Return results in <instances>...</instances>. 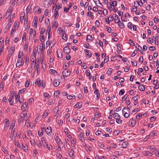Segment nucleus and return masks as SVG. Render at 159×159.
Returning <instances> with one entry per match:
<instances>
[{
  "instance_id": "f257e3e1",
  "label": "nucleus",
  "mask_w": 159,
  "mask_h": 159,
  "mask_svg": "<svg viewBox=\"0 0 159 159\" xmlns=\"http://www.w3.org/2000/svg\"><path fill=\"white\" fill-rule=\"evenodd\" d=\"M114 118L116 119V122L118 124H121L122 121L120 119V116L118 113H116L114 114Z\"/></svg>"
},
{
  "instance_id": "f03ea898",
  "label": "nucleus",
  "mask_w": 159,
  "mask_h": 159,
  "mask_svg": "<svg viewBox=\"0 0 159 159\" xmlns=\"http://www.w3.org/2000/svg\"><path fill=\"white\" fill-rule=\"evenodd\" d=\"M24 61L22 57H18L17 63L16 64L17 67H19L24 64Z\"/></svg>"
},
{
  "instance_id": "7ed1b4c3",
  "label": "nucleus",
  "mask_w": 159,
  "mask_h": 159,
  "mask_svg": "<svg viewBox=\"0 0 159 159\" xmlns=\"http://www.w3.org/2000/svg\"><path fill=\"white\" fill-rule=\"evenodd\" d=\"M30 38H34L36 36V31H33V29L32 28H31L30 30Z\"/></svg>"
},
{
  "instance_id": "20e7f679",
  "label": "nucleus",
  "mask_w": 159,
  "mask_h": 159,
  "mask_svg": "<svg viewBox=\"0 0 159 159\" xmlns=\"http://www.w3.org/2000/svg\"><path fill=\"white\" fill-rule=\"evenodd\" d=\"M4 122L5 123V125H4V131H6L9 126V120L7 119H6L4 120Z\"/></svg>"
},
{
  "instance_id": "39448f33",
  "label": "nucleus",
  "mask_w": 159,
  "mask_h": 159,
  "mask_svg": "<svg viewBox=\"0 0 159 159\" xmlns=\"http://www.w3.org/2000/svg\"><path fill=\"white\" fill-rule=\"evenodd\" d=\"M54 138L55 140L56 141V143L58 144H60L62 143L61 139L59 138L58 136H57V134H55Z\"/></svg>"
},
{
  "instance_id": "423d86ee",
  "label": "nucleus",
  "mask_w": 159,
  "mask_h": 159,
  "mask_svg": "<svg viewBox=\"0 0 159 159\" xmlns=\"http://www.w3.org/2000/svg\"><path fill=\"white\" fill-rule=\"evenodd\" d=\"M136 123L135 120L133 118L130 119L129 121V125L130 126L134 127Z\"/></svg>"
},
{
  "instance_id": "0eeeda50",
  "label": "nucleus",
  "mask_w": 159,
  "mask_h": 159,
  "mask_svg": "<svg viewBox=\"0 0 159 159\" xmlns=\"http://www.w3.org/2000/svg\"><path fill=\"white\" fill-rule=\"evenodd\" d=\"M62 74L65 76L68 77L70 75V71L66 69L63 71Z\"/></svg>"
},
{
  "instance_id": "6e6552de",
  "label": "nucleus",
  "mask_w": 159,
  "mask_h": 159,
  "mask_svg": "<svg viewBox=\"0 0 159 159\" xmlns=\"http://www.w3.org/2000/svg\"><path fill=\"white\" fill-rule=\"evenodd\" d=\"M60 83V80L58 79L55 80L53 81V83L54 86L57 87L59 85Z\"/></svg>"
},
{
  "instance_id": "1a4fd4ad",
  "label": "nucleus",
  "mask_w": 159,
  "mask_h": 159,
  "mask_svg": "<svg viewBox=\"0 0 159 159\" xmlns=\"http://www.w3.org/2000/svg\"><path fill=\"white\" fill-rule=\"evenodd\" d=\"M143 154L144 156L151 157L153 155L152 153L148 151H144L143 152Z\"/></svg>"
},
{
  "instance_id": "9d476101",
  "label": "nucleus",
  "mask_w": 159,
  "mask_h": 159,
  "mask_svg": "<svg viewBox=\"0 0 159 159\" xmlns=\"http://www.w3.org/2000/svg\"><path fill=\"white\" fill-rule=\"evenodd\" d=\"M125 110H127V108L124 107L122 110V112L124 114V117L125 118H127L128 117L129 115L127 113V112H125Z\"/></svg>"
},
{
  "instance_id": "9b49d317",
  "label": "nucleus",
  "mask_w": 159,
  "mask_h": 159,
  "mask_svg": "<svg viewBox=\"0 0 159 159\" xmlns=\"http://www.w3.org/2000/svg\"><path fill=\"white\" fill-rule=\"evenodd\" d=\"M38 20V18L37 16H35L34 17V26L36 28L37 27Z\"/></svg>"
},
{
  "instance_id": "f8f14e48",
  "label": "nucleus",
  "mask_w": 159,
  "mask_h": 159,
  "mask_svg": "<svg viewBox=\"0 0 159 159\" xmlns=\"http://www.w3.org/2000/svg\"><path fill=\"white\" fill-rule=\"evenodd\" d=\"M46 132L48 135L49 134L50 135V134L52 133V128L51 127H47L46 129H45Z\"/></svg>"
},
{
  "instance_id": "ddd939ff",
  "label": "nucleus",
  "mask_w": 159,
  "mask_h": 159,
  "mask_svg": "<svg viewBox=\"0 0 159 159\" xmlns=\"http://www.w3.org/2000/svg\"><path fill=\"white\" fill-rule=\"evenodd\" d=\"M26 114H20V118L19 119V122H20L23 121L24 120V117L26 116Z\"/></svg>"
},
{
  "instance_id": "4468645a",
  "label": "nucleus",
  "mask_w": 159,
  "mask_h": 159,
  "mask_svg": "<svg viewBox=\"0 0 159 159\" xmlns=\"http://www.w3.org/2000/svg\"><path fill=\"white\" fill-rule=\"evenodd\" d=\"M63 50L64 52L66 53H68L70 51V49L67 46L65 47Z\"/></svg>"
},
{
  "instance_id": "2eb2a0df",
  "label": "nucleus",
  "mask_w": 159,
  "mask_h": 159,
  "mask_svg": "<svg viewBox=\"0 0 159 159\" xmlns=\"http://www.w3.org/2000/svg\"><path fill=\"white\" fill-rule=\"evenodd\" d=\"M113 16H110L109 17H107V20H106V21L108 23V24L110 23V22L112 21L113 20Z\"/></svg>"
},
{
  "instance_id": "dca6fc26",
  "label": "nucleus",
  "mask_w": 159,
  "mask_h": 159,
  "mask_svg": "<svg viewBox=\"0 0 159 159\" xmlns=\"http://www.w3.org/2000/svg\"><path fill=\"white\" fill-rule=\"evenodd\" d=\"M57 54L59 57L61 58L62 57V51L61 50H60L59 51H57Z\"/></svg>"
},
{
  "instance_id": "f3484780",
  "label": "nucleus",
  "mask_w": 159,
  "mask_h": 159,
  "mask_svg": "<svg viewBox=\"0 0 159 159\" xmlns=\"http://www.w3.org/2000/svg\"><path fill=\"white\" fill-rule=\"evenodd\" d=\"M135 48L137 49L138 51H140L142 54H143L142 52H143V51L142 50V47L139 44H138L136 45L135 46Z\"/></svg>"
},
{
  "instance_id": "a211bd4d",
  "label": "nucleus",
  "mask_w": 159,
  "mask_h": 159,
  "mask_svg": "<svg viewBox=\"0 0 159 159\" xmlns=\"http://www.w3.org/2000/svg\"><path fill=\"white\" fill-rule=\"evenodd\" d=\"M79 138L80 140L82 142L84 141L85 139L84 137V135L82 133H80L79 136Z\"/></svg>"
},
{
  "instance_id": "6ab92c4d",
  "label": "nucleus",
  "mask_w": 159,
  "mask_h": 159,
  "mask_svg": "<svg viewBox=\"0 0 159 159\" xmlns=\"http://www.w3.org/2000/svg\"><path fill=\"white\" fill-rule=\"evenodd\" d=\"M35 84H36L38 85L39 87L40 86V85H41L42 83H41V80L40 78H39L37 79L36 81L35 82Z\"/></svg>"
},
{
  "instance_id": "aec40b11",
  "label": "nucleus",
  "mask_w": 159,
  "mask_h": 159,
  "mask_svg": "<svg viewBox=\"0 0 159 159\" xmlns=\"http://www.w3.org/2000/svg\"><path fill=\"white\" fill-rule=\"evenodd\" d=\"M38 51V48L36 49V48H35L33 50V56L35 58V60H36V54L37 53Z\"/></svg>"
},
{
  "instance_id": "412c9836",
  "label": "nucleus",
  "mask_w": 159,
  "mask_h": 159,
  "mask_svg": "<svg viewBox=\"0 0 159 159\" xmlns=\"http://www.w3.org/2000/svg\"><path fill=\"white\" fill-rule=\"evenodd\" d=\"M115 15V22L116 23H118L119 22H120V19L118 16L116 14Z\"/></svg>"
},
{
  "instance_id": "4be33fe9",
  "label": "nucleus",
  "mask_w": 159,
  "mask_h": 159,
  "mask_svg": "<svg viewBox=\"0 0 159 159\" xmlns=\"http://www.w3.org/2000/svg\"><path fill=\"white\" fill-rule=\"evenodd\" d=\"M86 40L87 42H88V40L93 41V38L92 37L91 35H88L87 36Z\"/></svg>"
},
{
  "instance_id": "5701e85b",
  "label": "nucleus",
  "mask_w": 159,
  "mask_h": 159,
  "mask_svg": "<svg viewBox=\"0 0 159 159\" xmlns=\"http://www.w3.org/2000/svg\"><path fill=\"white\" fill-rule=\"evenodd\" d=\"M14 144L16 146L20 148H21L23 146V145L22 143L20 144L18 143V142L16 141H15L14 142Z\"/></svg>"
},
{
  "instance_id": "b1692460",
  "label": "nucleus",
  "mask_w": 159,
  "mask_h": 159,
  "mask_svg": "<svg viewBox=\"0 0 159 159\" xmlns=\"http://www.w3.org/2000/svg\"><path fill=\"white\" fill-rule=\"evenodd\" d=\"M64 131L65 133L67 135L68 137L69 138H70V137H71V135L70 134H69V133H68L69 130L67 128H65Z\"/></svg>"
},
{
  "instance_id": "393cba45",
  "label": "nucleus",
  "mask_w": 159,
  "mask_h": 159,
  "mask_svg": "<svg viewBox=\"0 0 159 159\" xmlns=\"http://www.w3.org/2000/svg\"><path fill=\"white\" fill-rule=\"evenodd\" d=\"M68 154L70 157H72L73 156L74 154V151L72 149H70L69 150Z\"/></svg>"
},
{
  "instance_id": "a878e982",
  "label": "nucleus",
  "mask_w": 159,
  "mask_h": 159,
  "mask_svg": "<svg viewBox=\"0 0 159 159\" xmlns=\"http://www.w3.org/2000/svg\"><path fill=\"white\" fill-rule=\"evenodd\" d=\"M128 143L127 142H124L122 144V147L123 148H125L128 146Z\"/></svg>"
},
{
  "instance_id": "bb28decb",
  "label": "nucleus",
  "mask_w": 159,
  "mask_h": 159,
  "mask_svg": "<svg viewBox=\"0 0 159 159\" xmlns=\"http://www.w3.org/2000/svg\"><path fill=\"white\" fill-rule=\"evenodd\" d=\"M139 88L141 91H143L145 89V87L143 85H139Z\"/></svg>"
},
{
  "instance_id": "cd10ccee",
  "label": "nucleus",
  "mask_w": 159,
  "mask_h": 159,
  "mask_svg": "<svg viewBox=\"0 0 159 159\" xmlns=\"http://www.w3.org/2000/svg\"><path fill=\"white\" fill-rule=\"evenodd\" d=\"M52 0H45V2H47L48 3L47 4V6L48 7L50 6L52 2Z\"/></svg>"
},
{
  "instance_id": "c85d7f7f",
  "label": "nucleus",
  "mask_w": 159,
  "mask_h": 159,
  "mask_svg": "<svg viewBox=\"0 0 159 159\" xmlns=\"http://www.w3.org/2000/svg\"><path fill=\"white\" fill-rule=\"evenodd\" d=\"M12 9L11 8H9L7 11L6 14H8L9 15L12 12Z\"/></svg>"
},
{
  "instance_id": "c756f323",
  "label": "nucleus",
  "mask_w": 159,
  "mask_h": 159,
  "mask_svg": "<svg viewBox=\"0 0 159 159\" xmlns=\"http://www.w3.org/2000/svg\"><path fill=\"white\" fill-rule=\"evenodd\" d=\"M45 40V38L44 35L41 34L40 36V40L42 42H44Z\"/></svg>"
},
{
  "instance_id": "7c9ffc66",
  "label": "nucleus",
  "mask_w": 159,
  "mask_h": 159,
  "mask_svg": "<svg viewBox=\"0 0 159 159\" xmlns=\"http://www.w3.org/2000/svg\"><path fill=\"white\" fill-rule=\"evenodd\" d=\"M27 104L25 102L23 103L21 106V110H24L25 107H27Z\"/></svg>"
},
{
  "instance_id": "2f4dec72",
  "label": "nucleus",
  "mask_w": 159,
  "mask_h": 159,
  "mask_svg": "<svg viewBox=\"0 0 159 159\" xmlns=\"http://www.w3.org/2000/svg\"><path fill=\"white\" fill-rule=\"evenodd\" d=\"M11 25V22L8 23V24L6 26L5 29H6V30H8L10 28Z\"/></svg>"
},
{
  "instance_id": "473e14b6",
  "label": "nucleus",
  "mask_w": 159,
  "mask_h": 159,
  "mask_svg": "<svg viewBox=\"0 0 159 159\" xmlns=\"http://www.w3.org/2000/svg\"><path fill=\"white\" fill-rule=\"evenodd\" d=\"M82 104L81 103H78L76 104L75 105V106L77 108L79 109L81 108L82 107Z\"/></svg>"
},
{
  "instance_id": "72a5a7b5",
  "label": "nucleus",
  "mask_w": 159,
  "mask_h": 159,
  "mask_svg": "<svg viewBox=\"0 0 159 159\" xmlns=\"http://www.w3.org/2000/svg\"><path fill=\"white\" fill-rule=\"evenodd\" d=\"M112 70L113 69L111 68H109L107 72V74L108 75H110L111 74Z\"/></svg>"
},
{
  "instance_id": "f704fd0d",
  "label": "nucleus",
  "mask_w": 159,
  "mask_h": 159,
  "mask_svg": "<svg viewBox=\"0 0 159 159\" xmlns=\"http://www.w3.org/2000/svg\"><path fill=\"white\" fill-rule=\"evenodd\" d=\"M44 143L45 144V145H44V147L46 148H48V150H50V149L51 148V147H52V146L51 145L49 146L48 144L47 143H46L45 142H44Z\"/></svg>"
},
{
  "instance_id": "c9c22d12",
  "label": "nucleus",
  "mask_w": 159,
  "mask_h": 159,
  "mask_svg": "<svg viewBox=\"0 0 159 159\" xmlns=\"http://www.w3.org/2000/svg\"><path fill=\"white\" fill-rule=\"evenodd\" d=\"M118 25L121 29H124L125 27V26L123 22H120L119 24Z\"/></svg>"
},
{
  "instance_id": "e433bc0d",
  "label": "nucleus",
  "mask_w": 159,
  "mask_h": 159,
  "mask_svg": "<svg viewBox=\"0 0 159 159\" xmlns=\"http://www.w3.org/2000/svg\"><path fill=\"white\" fill-rule=\"evenodd\" d=\"M142 114L141 113H139L136 116V118L138 120H140L142 117Z\"/></svg>"
},
{
  "instance_id": "4c0bfd02",
  "label": "nucleus",
  "mask_w": 159,
  "mask_h": 159,
  "mask_svg": "<svg viewBox=\"0 0 159 159\" xmlns=\"http://www.w3.org/2000/svg\"><path fill=\"white\" fill-rule=\"evenodd\" d=\"M49 72L51 74H53L55 75L56 73H57V72L55 70L53 69H50L49 70Z\"/></svg>"
},
{
  "instance_id": "58836bf2",
  "label": "nucleus",
  "mask_w": 159,
  "mask_h": 159,
  "mask_svg": "<svg viewBox=\"0 0 159 159\" xmlns=\"http://www.w3.org/2000/svg\"><path fill=\"white\" fill-rule=\"evenodd\" d=\"M127 26L129 28L131 29L132 28L133 24L131 22H129L128 23Z\"/></svg>"
},
{
  "instance_id": "ea45409f",
  "label": "nucleus",
  "mask_w": 159,
  "mask_h": 159,
  "mask_svg": "<svg viewBox=\"0 0 159 159\" xmlns=\"http://www.w3.org/2000/svg\"><path fill=\"white\" fill-rule=\"evenodd\" d=\"M53 26H56V27H57L58 26V25L57 22V21H54L53 23Z\"/></svg>"
},
{
  "instance_id": "a19ab883",
  "label": "nucleus",
  "mask_w": 159,
  "mask_h": 159,
  "mask_svg": "<svg viewBox=\"0 0 159 159\" xmlns=\"http://www.w3.org/2000/svg\"><path fill=\"white\" fill-rule=\"evenodd\" d=\"M139 61L141 64H142L143 61V57L142 56H141L139 58Z\"/></svg>"
},
{
  "instance_id": "79ce46f5",
  "label": "nucleus",
  "mask_w": 159,
  "mask_h": 159,
  "mask_svg": "<svg viewBox=\"0 0 159 159\" xmlns=\"http://www.w3.org/2000/svg\"><path fill=\"white\" fill-rule=\"evenodd\" d=\"M45 31V28L43 27L42 28L40 32V34H43Z\"/></svg>"
},
{
  "instance_id": "37998d69",
  "label": "nucleus",
  "mask_w": 159,
  "mask_h": 159,
  "mask_svg": "<svg viewBox=\"0 0 159 159\" xmlns=\"http://www.w3.org/2000/svg\"><path fill=\"white\" fill-rule=\"evenodd\" d=\"M149 49L151 51H153L156 50V48L154 47L150 46L149 47Z\"/></svg>"
},
{
  "instance_id": "c03bdc74",
  "label": "nucleus",
  "mask_w": 159,
  "mask_h": 159,
  "mask_svg": "<svg viewBox=\"0 0 159 159\" xmlns=\"http://www.w3.org/2000/svg\"><path fill=\"white\" fill-rule=\"evenodd\" d=\"M48 13H49V10L48 9H46L45 10V12L44 14V15L45 16H47L48 15Z\"/></svg>"
},
{
  "instance_id": "a18cd8bd",
  "label": "nucleus",
  "mask_w": 159,
  "mask_h": 159,
  "mask_svg": "<svg viewBox=\"0 0 159 159\" xmlns=\"http://www.w3.org/2000/svg\"><path fill=\"white\" fill-rule=\"evenodd\" d=\"M67 98L68 99H71L75 98V95H73V96H72L71 95H69L67 97Z\"/></svg>"
},
{
  "instance_id": "49530a36",
  "label": "nucleus",
  "mask_w": 159,
  "mask_h": 159,
  "mask_svg": "<svg viewBox=\"0 0 159 159\" xmlns=\"http://www.w3.org/2000/svg\"><path fill=\"white\" fill-rule=\"evenodd\" d=\"M103 13L104 16L106 15L108 13V11L107 9H104L103 11Z\"/></svg>"
},
{
  "instance_id": "de8ad7c7",
  "label": "nucleus",
  "mask_w": 159,
  "mask_h": 159,
  "mask_svg": "<svg viewBox=\"0 0 159 159\" xmlns=\"http://www.w3.org/2000/svg\"><path fill=\"white\" fill-rule=\"evenodd\" d=\"M129 43L131 45H132L133 46H134V43L133 41L131 39H129Z\"/></svg>"
},
{
  "instance_id": "09e8293b",
  "label": "nucleus",
  "mask_w": 159,
  "mask_h": 159,
  "mask_svg": "<svg viewBox=\"0 0 159 159\" xmlns=\"http://www.w3.org/2000/svg\"><path fill=\"white\" fill-rule=\"evenodd\" d=\"M153 40V39H152L151 38H148L147 39V41L148 43L151 44L153 43V41H152Z\"/></svg>"
},
{
  "instance_id": "8fccbe9b",
  "label": "nucleus",
  "mask_w": 159,
  "mask_h": 159,
  "mask_svg": "<svg viewBox=\"0 0 159 159\" xmlns=\"http://www.w3.org/2000/svg\"><path fill=\"white\" fill-rule=\"evenodd\" d=\"M117 48L119 51H121V48L120 47V43H118L117 45Z\"/></svg>"
},
{
  "instance_id": "3c124183",
  "label": "nucleus",
  "mask_w": 159,
  "mask_h": 159,
  "mask_svg": "<svg viewBox=\"0 0 159 159\" xmlns=\"http://www.w3.org/2000/svg\"><path fill=\"white\" fill-rule=\"evenodd\" d=\"M98 145L101 148H103L105 146L103 144L101 143H99L98 144Z\"/></svg>"
},
{
  "instance_id": "603ef678",
  "label": "nucleus",
  "mask_w": 159,
  "mask_h": 159,
  "mask_svg": "<svg viewBox=\"0 0 159 159\" xmlns=\"http://www.w3.org/2000/svg\"><path fill=\"white\" fill-rule=\"evenodd\" d=\"M35 67H36V70H37V71H38V70H39V64L38 63H37L35 61Z\"/></svg>"
},
{
  "instance_id": "864d4df0",
  "label": "nucleus",
  "mask_w": 159,
  "mask_h": 159,
  "mask_svg": "<svg viewBox=\"0 0 159 159\" xmlns=\"http://www.w3.org/2000/svg\"><path fill=\"white\" fill-rule=\"evenodd\" d=\"M125 92V90L124 89H122L119 92V94L120 95H122Z\"/></svg>"
},
{
  "instance_id": "5fc2aeb1",
  "label": "nucleus",
  "mask_w": 159,
  "mask_h": 159,
  "mask_svg": "<svg viewBox=\"0 0 159 159\" xmlns=\"http://www.w3.org/2000/svg\"><path fill=\"white\" fill-rule=\"evenodd\" d=\"M156 133L155 131H153L152 133L150 134L151 136H153L156 135Z\"/></svg>"
},
{
  "instance_id": "6e6d98bb",
  "label": "nucleus",
  "mask_w": 159,
  "mask_h": 159,
  "mask_svg": "<svg viewBox=\"0 0 159 159\" xmlns=\"http://www.w3.org/2000/svg\"><path fill=\"white\" fill-rule=\"evenodd\" d=\"M30 84V81L28 80H27L26 83L25 84V86L26 87H27L29 86Z\"/></svg>"
},
{
  "instance_id": "4d7b16f0",
  "label": "nucleus",
  "mask_w": 159,
  "mask_h": 159,
  "mask_svg": "<svg viewBox=\"0 0 159 159\" xmlns=\"http://www.w3.org/2000/svg\"><path fill=\"white\" fill-rule=\"evenodd\" d=\"M26 34L25 32H24L23 33V36L22 37V40H23L25 41L26 40Z\"/></svg>"
},
{
  "instance_id": "13d9d810",
  "label": "nucleus",
  "mask_w": 159,
  "mask_h": 159,
  "mask_svg": "<svg viewBox=\"0 0 159 159\" xmlns=\"http://www.w3.org/2000/svg\"><path fill=\"white\" fill-rule=\"evenodd\" d=\"M156 117L155 116L151 117L150 120L151 122L154 121L156 119Z\"/></svg>"
},
{
  "instance_id": "bf43d9fd",
  "label": "nucleus",
  "mask_w": 159,
  "mask_h": 159,
  "mask_svg": "<svg viewBox=\"0 0 159 159\" xmlns=\"http://www.w3.org/2000/svg\"><path fill=\"white\" fill-rule=\"evenodd\" d=\"M6 0H0V6L3 5L6 2Z\"/></svg>"
},
{
  "instance_id": "052dcab7",
  "label": "nucleus",
  "mask_w": 159,
  "mask_h": 159,
  "mask_svg": "<svg viewBox=\"0 0 159 159\" xmlns=\"http://www.w3.org/2000/svg\"><path fill=\"white\" fill-rule=\"evenodd\" d=\"M23 55V53L22 51L19 52L18 54V57H21V56H22Z\"/></svg>"
},
{
  "instance_id": "680f3d73",
  "label": "nucleus",
  "mask_w": 159,
  "mask_h": 159,
  "mask_svg": "<svg viewBox=\"0 0 159 159\" xmlns=\"http://www.w3.org/2000/svg\"><path fill=\"white\" fill-rule=\"evenodd\" d=\"M16 93H14V92H12V93L11 94V98H14V97L15 96H16Z\"/></svg>"
},
{
  "instance_id": "e2e57ef3",
  "label": "nucleus",
  "mask_w": 159,
  "mask_h": 159,
  "mask_svg": "<svg viewBox=\"0 0 159 159\" xmlns=\"http://www.w3.org/2000/svg\"><path fill=\"white\" fill-rule=\"evenodd\" d=\"M51 27L49 26L47 29V30L46 33H48V34H50V32H51Z\"/></svg>"
},
{
  "instance_id": "0e129e2a",
  "label": "nucleus",
  "mask_w": 159,
  "mask_h": 159,
  "mask_svg": "<svg viewBox=\"0 0 159 159\" xmlns=\"http://www.w3.org/2000/svg\"><path fill=\"white\" fill-rule=\"evenodd\" d=\"M109 61V57L108 56H107L105 57L104 60V63H107Z\"/></svg>"
},
{
  "instance_id": "69168bd1",
  "label": "nucleus",
  "mask_w": 159,
  "mask_h": 159,
  "mask_svg": "<svg viewBox=\"0 0 159 159\" xmlns=\"http://www.w3.org/2000/svg\"><path fill=\"white\" fill-rule=\"evenodd\" d=\"M26 89H22L20 90L19 91V93H22L24 92Z\"/></svg>"
},
{
  "instance_id": "338daca9",
  "label": "nucleus",
  "mask_w": 159,
  "mask_h": 159,
  "mask_svg": "<svg viewBox=\"0 0 159 159\" xmlns=\"http://www.w3.org/2000/svg\"><path fill=\"white\" fill-rule=\"evenodd\" d=\"M110 158L111 159H116V158H117L118 157H117L116 156L114 155H113L111 156L110 157Z\"/></svg>"
},
{
  "instance_id": "774afa93",
  "label": "nucleus",
  "mask_w": 159,
  "mask_h": 159,
  "mask_svg": "<svg viewBox=\"0 0 159 159\" xmlns=\"http://www.w3.org/2000/svg\"><path fill=\"white\" fill-rule=\"evenodd\" d=\"M59 16V14L58 13V12L57 11H55L54 16L55 17H58Z\"/></svg>"
}]
</instances>
